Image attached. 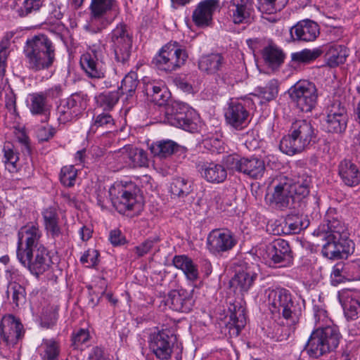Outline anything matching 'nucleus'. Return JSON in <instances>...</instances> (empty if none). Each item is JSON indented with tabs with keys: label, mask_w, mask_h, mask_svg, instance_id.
Masks as SVG:
<instances>
[{
	"label": "nucleus",
	"mask_w": 360,
	"mask_h": 360,
	"mask_svg": "<svg viewBox=\"0 0 360 360\" xmlns=\"http://www.w3.org/2000/svg\"><path fill=\"white\" fill-rule=\"evenodd\" d=\"M80 65L89 77L91 79L105 77V67L101 51L92 50L91 52L84 53L80 58Z\"/></svg>",
	"instance_id": "6ab92c4d"
},
{
	"label": "nucleus",
	"mask_w": 360,
	"mask_h": 360,
	"mask_svg": "<svg viewBox=\"0 0 360 360\" xmlns=\"http://www.w3.org/2000/svg\"><path fill=\"white\" fill-rule=\"evenodd\" d=\"M132 42V35L125 25H118L112 31L110 49L117 63L125 65L129 61Z\"/></svg>",
	"instance_id": "4468645a"
},
{
	"label": "nucleus",
	"mask_w": 360,
	"mask_h": 360,
	"mask_svg": "<svg viewBox=\"0 0 360 360\" xmlns=\"http://www.w3.org/2000/svg\"><path fill=\"white\" fill-rule=\"evenodd\" d=\"M172 262L176 268L184 272L188 281H196L199 278L198 266L188 256L176 255L173 258Z\"/></svg>",
	"instance_id": "72a5a7b5"
},
{
	"label": "nucleus",
	"mask_w": 360,
	"mask_h": 360,
	"mask_svg": "<svg viewBox=\"0 0 360 360\" xmlns=\"http://www.w3.org/2000/svg\"><path fill=\"white\" fill-rule=\"evenodd\" d=\"M3 153L6 167L11 172H16L20 158L19 153L15 146L11 142H5L3 146Z\"/></svg>",
	"instance_id": "58836bf2"
},
{
	"label": "nucleus",
	"mask_w": 360,
	"mask_h": 360,
	"mask_svg": "<svg viewBox=\"0 0 360 360\" xmlns=\"http://www.w3.org/2000/svg\"><path fill=\"white\" fill-rule=\"evenodd\" d=\"M117 153L131 167H148L149 160L148 154L141 148L127 145L120 148Z\"/></svg>",
	"instance_id": "c85d7f7f"
},
{
	"label": "nucleus",
	"mask_w": 360,
	"mask_h": 360,
	"mask_svg": "<svg viewBox=\"0 0 360 360\" xmlns=\"http://www.w3.org/2000/svg\"><path fill=\"white\" fill-rule=\"evenodd\" d=\"M108 194L112 206L121 214L134 210L138 206L136 188L131 182L114 183L109 188Z\"/></svg>",
	"instance_id": "0eeeda50"
},
{
	"label": "nucleus",
	"mask_w": 360,
	"mask_h": 360,
	"mask_svg": "<svg viewBox=\"0 0 360 360\" xmlns=\"http://www.w3.org/2000/svg\"><path fill=\"white\" fill-rule=\"evenodd\" d=\"M259 9L273 13L281 11L288 4V0H261Z\"/></svg>",
	"instance_id": "13d9d810"
},
{
	"label": "nucleus",
	"mask_w": 360,
	"mask_h": 360,
	"mask_svg": "<svg viewBox=\"0 0 360 360\" xmlns=\"http://www.w3.org/2000/svg\"><path fill=\"white\" fill-rule=\"evenodd\" d=\"M7 58V41H2L0 44V77H3L6 68Z\"/></svg>",
	"instance_id": "69168bd1"
},
{
	"label": "nucleus",
	"mask_w": 360,
	"mask_h": 360,
	"mask_svg": "<svg viewBox=\"0 0 360 360\" xmlns=\"http://www.w3.org/2000/svg\"><path fill=\"white\" fill-rule=\"evenodd\" d=\"M89 338V332L85 329H79L72 337V344L75 347H78L85 343Z\"/></svg>",
	"instance_id": "0e129e2a"
},
{
	"label": "nucleus",
	"mask_w": 360,
	"mask_h": 360,
	"mask_svg": "<svg viewBox=\"0 0 360 360\" xmlns=\"http://www.w3.org/2000/svg\"><path fill=\"white\" fill-rule=\"evenodd\" d=\"M169 98V94L164 88H160V91L156 94L150 100L158 105H164Z\"/></svg>",
	"instance_id": "338daca9"
},
{
	"label": "nucleus",
	"mask_w": 360,
	"mask_h": 360,
	"mask_svg": "<svg viewBox=\"0 0 360 360\" xmlns=\"http://www.w3.org/2000/svg\"><path fill=\"white\" fill-rule=\"evenodd\" d=\"M326 117H337L347 115V109L344 104L338 100H334L326 108Z\"/></svg>",
	"instance_id": "bf43d9fd"
},
{
	"label": "nucleus",
	"mask_w": 360,
	"mask_h": 360,
	"mask_svg": "<svg viewBox=\"0 0 360 360\" xmlns=\"http://www.w3.org/2000/svg\"><path fill=\"white\" fill-rule=\"evenodd\" d=\"M230 330H233V335H238L241 330L246 324L245 309L241 306H233L229 316Z\"/></svg>",
	"instance_id": "a19ab883"
},
{
	"label": "nucleus",
	"mask_w": 360,
	"mask_h": 360,
	"mask_svg": "<svg viewBox=\"0 0 360 360\" xmlns=\"http://www.w3.org/2000/svg\"><path fill=\"white\" fill-rule=\"evenodd\" d=\"M17 258L23 266L37 277L49 271L53 263L44 246H39L32 250H23L17 253Z\"/></svg>",
	"instance_id": "9b49d317"
},
{
	"label": "nucleus",
	"mask_w": 360,
	"mask_h": 360,
	"mask_svg": "<svg viewBox=\"0 0 360 360\" xmlns=\"http://www.w3.org/2000/svg\"><path fill=\"white\" fill-rule=\"evenodd\" d=\"M18 236L16 253L21 252L23 250L25 252L32 250L33 249L39 248V246H44L39 242L41 233L39 227L35 225L28 224L21 227L18 231Z\"/></svg>",
	"instance_id": "4be33fe9"
},
{
	"label": "nucleus",
	"mask_w": 360,
	"mask_h": 360,
	"mask_svg": "<svg viewBox=\"0 0 360 360\" xmlns=\"http://www.w3.org/2000/svg\"><path fill=\"white\" fill-rule=\"evenodd\" d=\"M224 116L226 123L236 130L243 129L249 123V110L243 103L238 101L229 103Z\"/></svg>",
	"instance_id": "aec40b11"
},
{
	"label": "nucleus",
	"mask_w": 360,
	"mask_h": 360,
	"mask_svg": "<svg viewBox=\"0 0 360 360\" xmlns=\"http://www.w3.org/2000/svg\"><path fill=\"white\" fill-rule=\"evenodd\" d=\"M114 120L107 112L101 113L94 117V122L90 127V131L95 133L99 128L103 130L111 129L114 126Z\"/></svg>",
	"instance_id": "603ef678"
},
{
	"label": "nucleus",
	"mask_w": 360,
	"mask_h": 360,
	"mask_svg": "<svg viewBox=\"0 0 360 360\" xmlns=\"http://www.w3.org/2000/svg\"><path fill=\"white\" fill-rule=\"evenodd\" d=\"M259 272V269L257 265L247 264L244 269L235 274L231 281V284L243 295L248 292L252 287Z\"/></svg>",
	"instance_id": "a878e982"
},
{
	"label": "nucleus",
	"mask_w": 360,
	"mask_h": 360,
	"mask_svg": "<svg viewBox=\"0 0 360 360\" xmlns=\"http://www.w3.org/2000/svg\"><path fill=\"white\" fill-rule=\"evenodd\" d=\"M119 98V91H109L107 93L101 94L96 98V102L104 110H110L117 103Z\"/></svg>",
	"instance_id": "5fc2aeb1"
},
{
	"label": "nucleus",
	"mask_w": 360,
	"mask_h": 360,
	"mask_svg": "<svg viewBox=\"0 0 360 360\" xmlns=\"http://www.w3.org/2000/svg\"><path fill=\"white\" fill-rule=\"evenodd\" d=\"M314 236L321 240L322 254L333 259L347 257L354 250V243L349 238V232L344 222L333 209H329L325 216L324 222L313 233Z\"/></svg>",
	"instance_id": "f257e3e1"
},
{
	"label": "nucleus",
	"mask_w": 360,
	"mask_h": 360,
	"mask_svg": "<svg viewBox=\"0 0 360 360\" xmlns=\"http://www.w3.org/2000/svg\"><path fill=\"white\" fill-rule=\"evenodd\" d=\"M188 53L177 42L169 43L162 46L154 57L155 68L166 72L176 71L185 64Z\"/></svg>",
	"instance_id": "423d86ee"
},
{
	"label": "nucleus",
	"mask_w": 360,
	"mask_h": 360,
	"mask_svg": "<svg viewBox=\"0 0 360 360\" xmlns=\"http://www.w3.org/2000/svg\"><path fill=\"white\" fill-rule=\"evenodd\" d=\"M273 191L268 194V200L270 204L276 208L284 209L291 207L298 199L290 186V181L286 177H281L273 181Z\"/></svg>",
	"instance_id": "2eb2a0df"
},
{
	"label": "nucleus",
	"mask_w": 360,
	"mask_h": 360,
	"mask_svg": "<svg viewBox=\"0 0 360 360\" xmlns=\"http://www.w3.org/2000/svg\"><path fill=\"white\" fill-rule=\"evenodd\" d=\"M314 319L318 328L312 332L305 347L309 356L319 358L337 348L340 340V333L337 326L323 327L321 323L327 322V311L322 307L314 306Z\"/></svg>",
	"instance_id": "f03ea898"
},
{
	"label": "nucleus",
	"mask_w": 360,
	"mask_h": 360,
	"mask_svg": "<svg viewBox=\"0 0 360 360\" xmlns=\"http://www.w3.org/2000/svg\"><path fill=\"white\" fill-rule=\"evenodd\" d=\"M184 148L175 141L170 139L153 142L150 146L151 153L160 158H166Z\"/></svg>",
	"instance_id": "473e14b6"
},
{
	"label": "nucleus",
	"mask_w": 360,
	"mask_h": 360,
	"mask_svg": "<svg viewBox=\"0 0 360 360\" xmlns=\"http://www.w3.org/2000/svg\"><path fill=\"white\" fill-rule=\"evenodd\" d=\"M289 181L292 189V191H294L300 200L308 195L311 178L306 173H298L293 179Z\"/></svg>",
	"instance_id": "4c0bfd02"
},
{
	"label": "nucleus",
	"mask_w": 360,
	"mask_h": 360,
	"mask_svg": "<svg viewBox=\"0 0 360 360\" xmlns=\"http://www.w3.org/2000/svg\"><path fill=\"white\" fill-rule=\"evenodd\" d=\"M201 174L208 182L219 184L224 182L227 177V170L221 164L207 162L201 167Z\"/></svg>",
	"instance_id": "2f4dec72"
},
{
	"label": "nucleus",
	"mask_w": 360,
	"mask_h": 360,
	"mask_svg": "<svg viewBox=\"0 0 360 360\" xmlns=\"http://www.w3.org/2000/svg\"><path fill=\"white\" fill-rule=\"evenodd\" d=\"M115 6V0H91L89 18L84 29L93 34L99 33L105 29L112 21L109 18V13Z\"/></svg>",
	"instance_id": "6e6552de"
},
{
	"label": "nucleus",
	"mask_w": 360,
	"mask_h": 360,
	"mask_svg": "<svg viewBox=\"0 0 360 360\" xmlns=\"http://www.w3.org/2000/svg\"><path fill=\"white\" fill-rule=\"evenodd\" d=\"M23 326L11 314L3 316L0 323V338L7 345H15L23 336Z\"/></svg>",
	"instance_id": "412c9836"
},
{
	"label": "nucleus",
	"mask_w": 360,
	"mask_h": 360,
	"mask_svg": "<svg viewBox=\"0 0 360 360\" xmlns=\"http://www.w3.org/2000/svg\"><path fill=\"white\" fill-rule=\"evenodd\" d=\"M293 40L313 41L319 34V25L310 20L298 22L290 30Z\"/></svg>",
	"instance_id": "cd10ccee"
},
{
	"label": "nucleus",
	"mask_w": 360,
	"mask_h": 360,
	"mask_svg": "<svg viewBox=\"0 0 360 360\" xmlns=\"http://www.w3.org/2000/svg\"><path fill=\"white\" fill-rule=\"evenodd\" d=\"M7 293L11 295L13 303L19 307L23 305L26 300V292L24 287L18 283H11L8 287Z\"/></svg>",
	"instance_id": "864d4df0"
},
{
	"label": "nucleus",
	"mask_w": 360,
	"mask_h": 360,
	"mask_svg": "<svg viewBox=\"0 0 360 360\" xmlns=\"http://www.w3.org/2000/svg\"><path fill=\"white\" fill-rule=\"evenodd\" d=\"M226 167L254 179L262 178L266 171L264 161L256 156L240 158L230 155L224 159Z\"/></svg>",
	"instance_id": "f8f14e48"
},
{
	"label": "nucleus",
	"mask_w": 360,
	"mask_h": 360,
	"mask_svg": "<svg viewBox=\"0 0 360 360\" xmlns=\"http://www.w3.org/2000/svg\"><path fill=\"white\" fill-rule=\"evenodd\" d=\"M192 113L186 106L175 103L166 108L165 118L169 124L190 131L195 126Z\"/></svg>",
	"instance_id": "a211bd4d"
},
{
	"label": "nucleus",
	"mask_w": 360,
	"mask_h": 360,
	"mask_svg": "<svg viewBox=\"0 0 360 360\" xmlns=\"http://www.w3.org/2000/svg\"><path fill=\"white\" fill-rule=\"evenodd\" d=\"M326 52L325 60L327 65L335 68L345 62L348 56L347 49L341 45L321 46Z\"/></svg>",
	"instance_id": "f704fd0d"
},
{
	"label": "nucleus",
	"mask_w": 360,
	"mask_h": 360,
	"mask_svg": "<svg viewBox=\"0 0 360 360\" xmlns=\"http://www.w3.org/2000/svg\"><path fill=\"white\" fill-rule=\"evenodd\" d=\"M266 259L274 264L285 265L292 260V251L287 240L278 238L269 243L266 248Z\"/></svg>",
	"instance_id": "393cba45"
},
{
	"label": "nucleus",
	"mask_w": 360,
	"mask_h": 360,
	"mask_svg": "<svg viewBox=\"0 0 360 360\" xmlns=\"http://www.w3.org/2000/svg\"><path fill=\"white\" fill-rule=\"evenodd\" d=\"M291 100L302 112H308L316 106L318 94L315 84L300 80L288 90Z\"/></svg>",
	"instance_id": "ddd939ff"
},
{
	"label": "nucleus",
	"mask_w": 360,
	"mask_h": 360,
	"mask_svg": "<svg viewBox=\"0 0 360 360\" xmlns=\"http://www.w3.org/2000/svg\"><path fill=\"white\" fill-rule=\"evenodd\" d=\"M42 0H25L22 6L18 10V13L20 16H26L32 11H38L42 6Z\"/></svg>",
	"instance_id": "052dcab7"
},
{
	"label": "nucleus",
	"mask_w": 360,
	"mask_h": 360,
	"mask_svg": "<svg viewBox=\"0 0 360 360\" xmlns=\"http://www.w3.org/2000/svg\"><path fill=\"white\" fill-rule=\"evenodd\" d=\"M17 258L23 266L37 277L49 271L53 263L44 246H39L32 250H23L17 253Z\"/></svg>",
	"instance_id": "1a4fd4ad"
},
{
	"label": "nucleus",
	"mask_w": 360,
	"mask_h": 360,
	"mask_svg": "<svg viewBox=\"0 0 360 360\" xmlns=\"http://www.w3.org/2000/svg\"><path fill=\"white\" fill-rule=\"evenodd\" d=\"M253 12V0H230L228 3V13L236 25L248 22Z\"/></svg>",
	"instance_id": "b1692460"
},
{
	"label": "nucleus",
	"mask_w": 360,
	"mask_h": 360,
	"mask_svg": "<svg viewBox=\"0 0 360 360\" xmlns=\"http://www.w3.org/2000/svg\"><path fill=\"white\" fill-rule=\"evenodd\" d=\"M324 53L321 47L313 49H305L300 51L292 53V60L297 63L308 64L320 57Z\"/></svg>",
	"instance_id": "37998d69"
},
{
	"label": "nucleus",
	"mask_w": 360,
	"mask_h": 360,
	"mask_svg": "<svg viewBox=\"0 0 360 360\" xmlns=\"http://www.w3.org/2000/svg\"><path fill=\"white\" fill-rule=\"evenodd\" d=\"M193 297L185 290L170 292L167 300V304L174 311L189 312L193 305Z\"/></svg>",
	"instance_id": "c756f323"
},
{
	"label": "nucleus",
	"mask_w": 360,
	"mask_h": 360,
	"mask_svg": "<svg viewBox=\"0 0 360 360\" xmlns=\"http://www.w3.org/2000/svg\"><path fill=\"white\" fill-rule=\"evenodd\" d=\"M89 101L88 95L82 91L71 94L65 104L58 108L59 120L67 122L77 117L86 110Z\"/></svg>",
	"instance_id": "f3484780"
},
{
	"label": "nucleus",
	"mask_w": 360,
	"mask_h": 360,
	"mask_svg": "<svg viewBox=\"0 0 360 360\" xmlns=\"http://www.w3.org/2000/svg\"><path fill=\"white\" fill-rule=\"evenodd\" d=\"M160 240L159 236H155L150 237L139 245L134 247L133 251L135 252L137 257H142L149 253L154 245L159 243Z\"/></svg>",
	"instance_id": "6e6d98bb"
},
{
	"label": "nucleus",
	"mask_w": 360,
	"mask_h": 360,
	"mask_svg": "<svg viewBox=\"0 0 360 360\" xmlns=\"http://www.w3.org/2000/svg\"><path fill=\"white\" fill-rule=\"evenodd\" d=\"M172 346V337L166 331H160L151 338L150 347L155 356L161 360H167L170 357Z\"/></svg>",
	"instance_id": "bb28decb"
},
{
	"label": "nucleus",
	"mask_w": 360,
	"mask_h": 360,
	"mask_svg": "<svg viewBox=\"0 0 360 360\" xmlns=\"http://www.w3.org/2000/svg\"><path fill=\"white\" fill-rule=\"evenodd\" d=\"M77 177V169L72 165L65 166L60 174V182L65 186H72Z\"/></svg>",
	"instance_id": "4d7b16f0"
},
{
	"label": "nucleus",
	"mask_w": 360,
	"mask_h": 360,
	"mask_svg": "<svg viewBox=\"0 0 360 360\" xmlns=\"http://www.w3.org/2000/svg\"><path fill=\"white\" fill-rule=\"evenodd\" d=\"M237 244V239L228 229H214L207 236V247L214 255H221L232 250Z\"/></svg>",
	"instance_id": "dca6fc26"
},
{
	"label": "nucleus",
	"mask_w": 360,
	"mask_h": 360,
	"mask_svg": "<svg viewBox=\"0 0 360 360\" xmlns=\"http://www.w3.org/2000/svg\"><path fill=\"white\" fill-rule=\"evenodd\" d=\"M309 220L299 216H289L286 218L285 228L288 233H299L302 230L308 227Z\"/></svg>",
	"instance_id": "de8ad7c7"
},
{
	"label": "nucleus",
	"mask_w": 360,
	"mask_h": 360,
	"mask_svg": "<svg viewBox=\"0 0 360 360\" xmlns=\"http://www.w3.org/2000/svg\"><path fill=\"white\" fill-rule=\"evenodd\" d=\"M38 350L43 360H57L60 352L58 343L51 339L43 340Z\"/></svg>",
	"instance_id": "c03bdc74"
},
{
	"label": "nucleus",
	"mask_w": 360,
	"mask_h": 360,
	"mask_svg": "<svg viewBox=\"0 0 360 360\" xmlns=\"http://www.w3.org/2000/svg\"><path fill=\"white\" fill-rule=\"evenodd\" d=\"M30 111L34 115H46L48 110L46 96L43 93L30 95Z\"/></svg>",
	"instance_id": "49530a36"
},
{
	"label": "nucleus",
	"mask_w": 360,
	"mask_h": 360,
	"mask_svg": "<svg viewBox=\"0 0 360 360\" xmlns=\"http://www.w3.org/2000/svg\"><path fill=\"white\" fill-rule=\"evenodd\" d=\"M27 67L33 72L49 69L56 60V47L46 35L34 36L24 47Z\"/></svg>",
	"instance_id": "7ed1b4c3"
},
{
	"label": "nucleus",
	"mask_w": 360,
	"mask_h": 360,
	"mask_svg": "<svg viewBox=\"0 0 360 360\" xmlns=\"http://www.w3.org/2000/svg\"><path fill=\"white\" fill-rule=\"evenodd\" d=\"M224 60V57L219 53L204 56L199 60L198 68L207 74H214L221 70Z\"/></svg>",
	"instance_id": "c9c22d12"
},
{
	"label": "nucleus",
	"mask_w": 360,
	"mask_h": 360,
	"mask_svg": "<svg viewBox=\"0 0 360 360\" xmlns=\"http://www.w3.org/2000/svg\"><path fill=\"white\" fill-rule=\"evenodd\" d=\"M265 63L271 68L279 67L284 61L285 53L276 44L270 43L262 51Z\"/></svg>",
	"instance_id": "e433bc0d"
},
{
	"label": "nucleus",
	"mask_w": 360,
	"mask_h": 360,
	"mask_svg": "<svg viewBox=\"0 0 360 360\" xmlns=\"http://www.w3.org/2000/svg\"><path fill=\"white\" fill-rule=\"evenodd\" d=\"M43 217L46 230L53 237L60 234V229L58 226V214L54 207H49L43 212Z\"/></svg>",
	"instance_id": "79ce46f5"
},
{
	"label": "nucleus",
	"mask_w": 360,
	"mask_h": 360,
	"mask_svg": "<svg viewBox=\"0 0 360 360\" xmlns=\"http://www.w3.org/2000/svg\"><path fill=\"white\" fill-rule=\"evenodd\" d=\"M344 313L347 319L356 320L360 316V293L354 292L347 297Z\"/></svg>",
	"instance_id": "ea45409f"
},
{
	"label": "nucleus",
	"mask_w": 360,
	"mask_h": 360,
	"mask_svg": "<svg viewBox=\"0 0 360 360\" xmlns=\"http://www.w3.org/2000/svg\"><path fill=\"white\" fill-rule=\"evenodd\" d=\"M219 6V0H203L198 3L192 14L194 24L200 28L210 26L212 23L213 14Z\"/></svg>",
	"instance_id": "5701e85b"
},
{
	"label": "nucleus",
	"mask_w": 360,
	"mask_h": 360,
	"mask_svg": "<svg viewBox=\"0 0 360 360\" xmlns=\"http://www.w3.org/2000/svg\"><path fill=\"white\" fill-rule=\"evenodd\" d=\"M55 134V129L51 126H41L37 131V136L39 141H48Z\"/></svg>",
	"instance_id": "e2e57ef3"
},
{
	"label": "nucleus",
	"mask_w": 360,
	"mask_h": 360,
	"mask_svg": "<svg viewBox=\"0 0 360 360\" xmlns=\"http://www.w3.org/2000/svg\"><path fill=\"white\" fill-rule=\"evenodd\" d=\"M278 94V83L276 80H271L266 86H259L255 89L254 96L262 99L261 103L270 101Z\"/></svg>",
	"instance_id": "a18cd8bd"
},
{
	"label": "nucleus",
	"mask_w": 360,
	"mask_h": 360,
	"mask_svg": "<svg viewBox=\"0 0 360 360\" xmlns=\"http://www.w3.org/2000/svg\"><path fill=\"white\" fill-rule=\"evenodd\" d=\"M89 360H109L101 347H94L89 355Z\"/></svg>",
	"instance_id": "774afa93"
},
{
	"label": "nucleus",
	"mask_w": 360,
	"mask_h": 360,
	"mask_svg": "<svg viewBox=\"0 0 360 360\" xmlns=\"http://www.w3.org/2000/svg\"><path fill=\"white\" fill-rule=\"evenodd\" d=\"M99 253L96 250H88L81 257L80 262L87 267H92L97 264Z\"/></svg>",
	"instance_id": "680f3d73"
},
{
	"label": "nucleus",
	"mask_w": 360,
	"mask_h": 360,
	"mask_svg": "<svg viewBox=\"0 0 360 360\" xmlns=\"http://www.w3.org/2000/svg\"><path fill=\"white\" fill-rule=\"evenodd\" d=\"M317 132L310 121L295 120L292 123L288 134L281 139L279 148L288 155L300 153L316 142Z\"/></svg>",
	"instance_id": "20e7f679"
},
{
	"label": "nucleus",
	"mask_w": 360,
	"mask_h": 360,
	"mask_svg": "<svg viewBox=\"0 0 360 360\" xmlns=\"http://www.w3.org/2000/svg\"><path fill=\"white\" fill-rule=\"evenodd\" d=\"M338 174L347 186L354 187L360 184V171L352 160L344 159L338 165Z\"/></svg>",
	"instance_id": "7c9ffc66"
},
{
	"label": "nucleus",
	"mask_w": 360,
	"mask_h": 360,
	"mask_svg": "<svg viewBox=\"0 0 360 360\" xmlns=\"http://www.w3.org/2000/svg\"><path fill=\"white\" fill-rule=\"evenodd\" d=\"M139 82L137 74L135 72H129L122 80L120 89L121 94H126L127 98L132 96L138 86Z\"/></svg>",
	"instance_id": "3c124183"
},
{
	"label": "nucleus",
	"mask_w": 360,
	"mask_h": 360,
	"mask_svg": "<svg viewBox=\"0 0 360 360\" xmlns=\"http://www.w3.org/2000/svg\"><path fill=\"white\" fill-rule=\"evenodd\" d=\"M268 304L274 314L282 315L290 323L298 321L302 307L298 300L285 288H276L269 292Z\"/></svg>",
	"instance_id": "39448f33"
},
{
	"label": "nucleus",
	"mask_w": 360,
	"mask_h": 360,
	"mask_svg": "<svg viewBox=\"0 0 360 360\" xmlns=\"http://www.w3.org/2000/svg\"><path fill=\"white\" fill-rule=\"evenodd\" d=\"M17 258L23 266L37 277L49 271L53 263L44 246H39L32 250H23L17 253Z\"/></svg>",
	"instance_id": "9d476101"
},
{
	"label": "nucleus",
	"mask_w": 360,
	"mask_h": 360,
	"mask_svg": "<svg viewBox=\"0 0 360 360\" xmlns=\"http://www.w3.org/2000/svg\"><path fill=\"white\" fill-rule=\"evenodd\" d=\"M326 121L328 132L342 134L347 127L348 115L326 117Z\"/></svg>",
	"instance_id": "09e8293b"
},
{
	"label": "nucleus",
	"mask_w": 360,
	"mask_h": 360,
	"mask_svg": "<svg viewBox=\"0 0 360 360\" xmlns=\"http://www.w3.org/2000/svg\"><path fill=\"white\" fill-rule=\"evenodd\" d=\"M170 191L178 197L186 196L191 191V182L183 177L174 178L171 183Z\"/></svg>",
	"instance_id": "8fccbe9b"
}]
</instances>
